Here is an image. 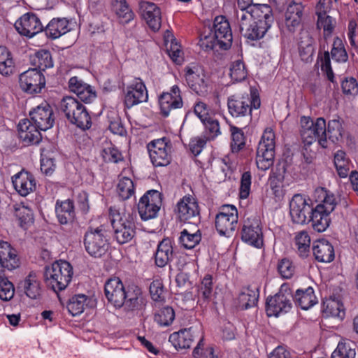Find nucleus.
Returning <instances> with one entry per match:
<instances>
[{"instance_id": "nucleus-1", "label": "nucleus", "mask_w": 358, "mask_h": 358, "mask_svg": "<svg viewBox=\"0 0 358 358\" xmlns=\"http://www.w3.org/2000/svg\"><path fill=\"white\" fill-rule=\"evenodd\" d=\"M21 265V260L16 249L7 241L0 240V299L4 301L14 296L15 287L6 276V271H13Z\"/></svg>"}, {"instance_id": "nucleus-2", "label": "nucleus", "mask_w": 358, "mask_h": 358, "mask_svg": "<svg viewBox=\"0 0 358 358\" xmlns=\"http://www.w3.org/2000/svg\"><path fill=\"white\" fill-rule=\"evenodd\" d=\"M31 120L24 119L17 125L19 138L27 145H37L42 141L41 131H45V106H38L29 112Z\"/></svg>"}, {"instance_id": "nucleus-3", "label": "nucleus", "mask_w": 358, "mask_h": 358, "mask_svg": "<svg viewBox=\"0 0 358 358\" xmlns=\"http://www.w3.org/2000/svg\"><path fill=\"white\" fill-rule=\"evenodd\" d=\"M73 273V268L66 261H56L50 267L46 268V280L49 281L62 305H64L66 299L59 292L64 290L69 285Z\"/></svg>"}, {"instance_id": "nucleus-4", "label": "nucleus", "mask_w": 358, "mask_h": 358, "mask_svg": "<svg viewBox=\"0 0 358 358\" xmlns=\"http://www.w3.org/2000/svg\"><path fill=\"white\" fill-rule=\"evenodd\" d=\"M301 123V136L306 148L317 141L318 144L322 148H327V134L326 121L322 117L317 118L313 121L308 117H302Z\"/></svg>"}, {"instance_id": "nucleus-5", "label": "nucleus", "mask_w": 358, "mask_h": 358, "mask_svg": "<svg viewBox=\"0 0 358 358\" xmlns=\"http://www.w3.org/2000/svg\"><path fill=\"white\" fill-rule=\"evenodd\" d=\"M110 222L115 237L120 244L129 242L135 235V223L133 217L126 213L123 208L111 206L109 209Z\"/></svg>"}, {"instance_id": "nucleus-6", "label": "nucleus", "mask_w": 358, "mask_h": 358, "mask_svg": "<svg viewBox=\"0 0 358 358\" xmlns=\"http://www.w3.org/2000/svg\"><path fill=\"white\" fill-rule=\"evenodd\" d=\"M197 338H199V341L193 351L194 356L197 357L200 355V349L204 345L203 334L200 326H192L175 331L170 334L169 341L176 350H181L189 349Z\"/></svg>"}, {"instance_id": "nucleus-7", "label": "nucleus", "mask_w": 358, "mask_h": 358, "mask_svg": "<svg viewBox=\"0 0 358 358\" xmlns=\"http://www.w3.org/2000/svg\"><path fill=\"white\" fill-rule=\"evenodd\" d=\"M60 108L67 120L78 128L85 130L91 127V118L85 107L74 97H64L60 103Z\"/></svg>"}, {"instance_id": "nucleus-8", "label": "nucleus", "mask_w": 358, "mask_h": 358, "mask_svg": "<svg viewBox=\"0 0 358 358\" xmlns=\"http://www.w3.org/2000/svg\"><path fill=\"white\" fill-rule=\"evenodd\" d=\"M275 136L271 128H266L259 143L256 164L259 169H268L273 163L275 156Z\"/></svg>"}, {"instance_id": "nucleus-9", "label": "nucleus", "mask_w": 358, "mask_h": 358, "mask_svg": "<svg viewBox=\"0 0 358 358\" xmlns=\"http://www.w3.org/2000/svg\"><path fill=\"white\" fill-rule=\"evenodd\" d=\"M84 245L90 256L95 258L101 257L109 248L106 231L102 227L88 229L84 236Z\"/></svg>"}, {"instance_id": "nucleus-10", "label": "nucleus", "mask_w": 358, "mask_h": 358, "mask_svg": "<svg viewBox=\"0 0 358 358\" xmlns=\"http://www.w3.org/2000/svg\"><path fill=\"white\" fill-rule=\"evenodd\" d=\"M227 106L233 117H244L250 113L252 108H259L260 99L255 94L250 97L248 94H236L229 96Z\"/></svg>"}, {"instance_id": "nucleus-11", "label": "nucleus", "mask_w": 358, "mask_h": 358, "mask_svg": "<svg viewBox=\"0 0 358 358\" xmlns=\"http://www.w3.org/2000/svg\"><path fill=\"white\" fill-rule=\"evenodd\" d=\"M238 223V210L234 206H223L215 217V228L220 236H231Z\"/></svg>"}, {"instance_id": "nucleus-12", "label": "nucleus", "mask_w": 358, "mask_h": 358, "mask_svg": "<svg viewBox=\"0 0 358 358\" xmlns=\"http://www.w3.org/2000/svg\"><path fill=\"white\" fill-rule=\"evenodd\" d=\"M273 22V17L271 8H264V13L257 20H254L251 23L245 27L241 31V34L248 39L252 41L259 40L264 36L267 31L271 27Z\"/></svg>"}, {"instance_id": "nucleus-13", "label": "nucleus", "mask_w": 358, "mask_h": 358, "mask_svg": "<svg viewBox=\"0 0 358 358\" xmlns=\"http://www.w3.org/2000/svg\"><path fill=\"white\" fill-rule=\"evenodd\" d=\"M41 65L38 68L29 69L19 76V84L21 90L29 94H36L41 92L45 87V78Z\"/></svg>"}, {"instance_id": "nucleus-14", "label": "nucleus", "mask_w": 358, "mask_h": 358, "mask_svg": "<svg viewBox=\"0 0 358 358\" xmlns=\"http://www.w3.org/2000/svg\"><path fill=\"white\" fill-rule=\"evenodd\" d=\"M241 240L257 249L264 247V234L260 220L254 217L247 218L241 230Z\"/></svg>"}, {"instance_id": "nucleus-15", "label": "nucleus", "mask_w": 358, "mask_h": 358, "mask_svg": "<svg viewBox=\"0 0 358 358\" xmlns=\"http://www.w3.org/2000/svg\"><path fill=\"white\" fill-rule=\"evenodd\" d=\"M171 143L166 138L153 140L148 145L149 155L155 166H165L171 162Z\"/></svg>"}, {"instance_id": "nucleus-16", "label": "nucleus", "mask_w": 358, "mask_h": 358, "mask_svg": "<svg viewBox=\"0 0 358 358\" xmlns=\"http://www.w3.org/2000/svg\"><path fill=\"white\" fill-rule=\"evenodd\" d=\"M162 206V195L157 190H149L140 199L138 210L143 220H148L157 217Z\"/></svg>"}, {"instance_id": "nucleus-17", "label": "nucleus", "mask_w": 358, "mask_h": 358, "mask_svg": "<svg viewBox=\"0 0 358 358\" xmlns=\"http://www.w3.org/2000/svg\"><path fill=\"white\" fill-rule=\"evenodd\" d=\"M292 296L289 290L283 291L282 287L273 296L266 300V311L268 317H278L288 313L292 308L291 299Z\"/></svg>"}, {"instance_id": "nucleus-18", "label": "nucleus", "mask_w": 358, "mask_h": 358, "mask_svg": "<svg viewBox=\"0 0 358 358\" xmlns=\"http://www.w3.org/2000/svg\"><path fill=\"white\" fill-rule=\"evenodd\" d=\"M313 210L310 199L301 194H295L289 202L290 217L296 224H305Z\"/></svg>"}, {"instance_id": "nucleus-19", "label": "nucleus", "mask_w": 358, "mask_h": 358, "mask_svg": "<svg viewBox=\"0 0 358 358\" xmlns=\"http://www.w3.org/2000/svg\"><path fill=\"white\" fill-rule=\"evenodd\" d=\"M238 10H237V20L241 31L245 29V27L251 23L257 17H261L264 13V8H271L266 4H252L243 1V3H238Z\"/></svg>"}, {"instance_id": "nucleus-20", "label": "nucleus", "mask_w": 358, "mask_h": 358, "mask_svg": "<svg viewBox=\"0 0 358 358\" xmlns=\"http://www.w3.org/2000/svg\"><path fill=\"white\" fill-rule=\"evenodd\" d=\"M17 32L22 36L31 38L43 31V25L39 18L32 13H27L15 23Z\"/></svg>"}, {"instance_id": "nucleus-21", "label": "nucleus", "mask_w": 358, "mask_h": 358, "mask_svg": "<svg viewBox=\"0 0 358 358\" xmlns=\"http://www.w3.org/2000/svg\"><path fill=\"white\" fill-rule=\"evenodd\" d=\"M148 98V91L143 82L140 78H135L126 89L124 102L127 108L146 101Z\"/></svg>"}, {"instance_id": "nucleus-22", "label": "nucleus", "mask_w": 358, "mask_h": 358, "mask_svg": "<svg viewBox=\"0 0 358 358\" xmlns=\"http://www.w3.org/2000/svg\"><path fill=\"white\" fill-rule=\"evenodd\" d=\"M212 32L220 48L226 50L231 47L232 31L229 22L224 16L220 15L215 18Z\"/></svg>"}, {"instance_id": "nucleus-23", "label": "nucleus", "mask_w": 358, "mask_h": 358, "mask_svg": "<svg viewBox=\"0 0 358 358\" xmlns=\"http://www.w3.org/2000/svg\"><path fill=\"white\" fill-rule=\"evenodd\" d=\"M104 289L107 299L114 306L120 308L124 304L127 292L119 278L114 277L108 280Z\"/></svg>"}, {"instance_id": "nucleus-24", "label": "nucleus", "mask_w": 358, "mask_h": 358, "mask_svg": "<svg viewBox=\"0 0 358 358\" xmlns=\"http://www.w3.org/2000/svg\"><path fill=\"white\" fill-rule=\"evenodd\" d=\"M185 80L188 86L196 94L206 92V83L203 69L198 64H192L185 69Z\"/></svg>"}, {"instance_id": "nucleus-25", "label": "nucleus", "mask_w": 358, "mask_h": 358, "mask_svg": "<svg viewBox=\"0 0 358 358\" xmlns=\"http://www.w3.org/2000/svg\"><path fill=\"white\" fill-rule=\"evenodd\" d=\"M159 104L164 117H167L172 110L182 108L183 102L178 86L173 85L170 92L162 94L159 97Z\"/></svg>"}, {"instance_id": "nucleus-26", "label": "nucleus", "mask_w": 358, "mask_h": 358, "mask_svg": "<svg viewBox=\"0 0 358 358\" xmlns=\"http://www.w3.org/2000/svg\"><path fill=\"white\" fill-rule=\"evenodd\" d=\"M140 10L143 18L145 20L148 27L153 31L159 30L162 25V13L160 8L154 3L141 1Z\"/></svg>"}, {"instance_id": "nucleus-27", "label": "nucleus", "mask_w": 358, "mask_h": 358, "mask_svg": "<svg viewBox=\"0 0 358 358\" xmlns=\"http://www.w3.org/2000/svg\"><path fill=\"white\" fill-rule=\"evenodd\" d=\"M69 87L83 102L91 103L96 97L94 87L76 76L70 78Z\"/></svg>"}, {"instance_id": "nucleus-28", "label": "nucleus", "mask_w": 358, "mask_h": 358, "mask_svg": "<svg viewBox=\"0 0 358 358\" xmlns=\"http://www.w3.org/2000/svg\"><path fill=\"white\" fill-rule=\"evenodd\" d=\"M177 214L180 220L187 221L199 213L196 199L192 196H183L177 203Z\"/></svg>"}, {"instance_id": "nucleus-29", "label": "nucleus", "mask_w": 358, "mask_h": 358, "mask_svg": "<svg viewBox=\"0 0 358 358\" xmlns=\"http://www.w3.org/2000/svg\"><path fill=\"white\" fill-rule=\"evenodd\" d=\"M12 182L15 190L23 196L28 195L36 187L34 176L24 170L12 177Z\"/></svg>"}, {"instance_id": "nucleus-30", "label": "nucleus", "mask_w": 358, "mask_h": 358, "mask_svg": "<svg viewBox=\"0 0 358 358\" xmlns=\"http://www.w3.org/2000/svg\"><path fill=\"white\" fill-rule=\"evenodd\" d=\"M303 11V6L301 3H290L285 12L284 24L286 29L294 32L300 26Z\"/></svg>"}, {"instance_id": "nucleus-31", "label": "nucleus", "mask_w": 358, "mask_h": 358, "mask_svg": "<svg viewBox=\"0 0 358 358\" xmlns=\"http://www.w3.org/2000/svg\"><path fill=\"white\" fill-rule=\"evenodd\" d=\"M95 305V300L92 297L85 294H76L69 300L67 308L70 314L77 316L86 309L94 308Z\"/></svg>"}, {"instance_id": "nucleus-32", "label": "nucleus", "mask_w": 358, "mask_h": 358, "mask_svg": "<svg viewBox=\"0 0 358 358\" xmlns=\"http://www.w3.org/2000/svg\"><path fill=\"white\" fill-rule=\"evenodd\" d=\"M313 252L315 259L319 262H331L334 260L335 257L333 245L328 241L324 239L314 242Z\"/></svg>"}, {"instance_id": "nucleus-33", "label": "nucleus", "mask_w": 358, "mask_h": 358, "mask_svg": "<svg viewBox=\"0 0 358 358\" xmlns=\"http://www.w3.org/2000/svg\"><path fill=\"white\" fill-rule=\"evenodd\" d=\"M173 247L171 241L165 238L157 245L155 253V262L158 267H164L172 259Z\"/></svg>"}, {"instance_id": "nucleus-34", "label": "nucleus", "mask_w": 358, "mask_h": 358, "mask_svg": "<svg viewBox=\"0 0 358 358\" xmlns=\"http://www.w3.org/2000/svg\"><path fill=\"white\" fill-rule=\"evenodd\" d=\"M315 194L320 199V203L316 206L315 209L328 214L334 211L337 201L333 193L324 188H319L315 190Z\"/></svg>"}, {"instance_id": "nucleus-35", "label": "nucleus", "mask_w": 358, "mask_h": 358, "mask_svg": "<svg viewBox=\"0 0 358 358\" xmlns=\"http://www.w3.org/2000/svg\"><path fill=\"white\" fill-rule=\"evenodd\" d=\"M55 212L57 217L62 224H66L73 220L75 211L73 201L70 199L63 201H57L55 205Z\"/></svg>"}, {"instance_id": "nucleus-36", "label": "nucleus", "mask_w": 358, "mask_h": 358, "mask_svg": "<svg viewBox=\"0 0 358 358\" xmlns=\"http://www.w3.org/2000/svg\"><path fill=\"white\" fill-rule=\"evenodd\" d=\"M70 31L66 18H54L46 25V36L52 39L58 38Z\"/></svg>"}, {"instance_id": "nucleus-37", "label": "nucleus", "mask_w": 358, "mask_h": 358, "mask_svg": "<svg viewBox=\"0 0 358 358\" xmlns=\"http://www.w3.org/2000/svg\"><path fill=\"white\" fill-rule=\"evenodd\" d=\"M322 310L327 317H337L343 320L345 315L343 303L334 298H329L324 301Z\"/></svg>"}, {"instance_id": "nucleus-38", "label": "nucleus", "mask_w": 358, "mask_h": 358, "mask_svg": "<svg viewBox=\"0 0 358 358\" xmlns=\"http://www.w3.org/2000/svg\"><path fill=\"white\" fill-rule=\"evenodd\" d=\"M296 303L303 310H308L317 303V297L315 295L313 287H309L306 289H298L294 295Z\"/></svg>"}, {"instance_id": "nucleus-39", "label": "nucleus", "mask_w": 358, "mask_h": 358, "mask_svg": "<svg viewBox=\"0 0 358 358\" xmlns=\"http://www.w3.org/2000/svg\"><path fill=\"white\" fill-rule=\"evenodd\" d=\"M259 294L257 289L243 288L238 297V303L242 309H248L256 305Z\"/></svg>"}, {"instance_id": "nucleus-40", "label": "nucleus", "mask_w": 358, "mask_h": 358, "mask_svg": "<svg viewBox=\"0 0 358 358\" xmlns=\"http://www.w3.org/2000/svg\"><path fill=\"white\" fill-rule=\"evenodd\" d=\"M201 239V234L199 229L192 232L187 229H184L179 237V242L186 249H192L199 243Z\"/></svg>"}, {"instance_id": "nucleus-41", "label": "nucleus", "mask_w": 358, "mask_h": 358, "mask_svg": "<svg viewBox=\"0 0 358 358\" xmlns=\"http://www.w3.org/2000/svg\"><path fill=\"white\" fill-rule=\"evenodd\" d=\"M15 216L18 220L19 225L27 229L34 222L31 210L22 204H15L13 206Z\"/></svg>"}, {"instance_id": "nucleus-42", "label": "nucleus", "mask_w": 358, "mask_h": 358, "mask_svg": "<svg viewBox=\"0 0 358 358\" xmlns=\"http://www.w3.org/2000/svg\"><path fill=\"white\" fill-rule=\"evenodd\" d=\"M112 7L121 22L127 23L134 19V14L129 8L126 0H113Z\"/></svg>"}, {"instance_id": "nucleus-43", "label": "nucleus", "mask_w": 358, "mask_h": 358, "mask_svg": "<svg viewBox=\"0 0 358 358\" xmlns=\"http://www.w3.org/2000/svg\"><path fill=\"white\" fill-rule=\"evenodd\" d=\"M334 164L338 174L341 178H346L352 168V164L342 150H338L335 154Z\"/></svg>"}, {"instance_id": "nucleus-44", "label": "nucleus", "mask_w": 358, "mask_h": 358, "mask_svg": "<svg viewBox=\"0 0 358 358\" xmlns=\"http://www.w3.org/2000/svg\"><path fill=\"white\" fill-rule=\"evenodd\" d=\"M329 215L314 208L310 216L313 229L318 232L324 231L330 223Z\"/></svg>"}, {"instance_id": "nucleus-45", "label": "nucleus", "mask_w": 358, "mask_h": 358, "mask_svg": "<svg viewBox=\"0 0 358 358\" xmlns=\"http://www.w3.org/2000/svg\"><path fill=\"white\" fill-rule=\"evenodd\" d=\"M117 192L122 200H127L135 194L134 181L125 176L120 177L117 186Z\"/></svg>"}, {"instance_id": "nucleus-46", "label": "nucleus", "mask_w": 358, "mask_h": 358, "mask_svg": "<svg viewBox=\"0 0 358 358\" xmlns=\"http://www.w3.org/2000/svg\"><path fill=\"white\" fill-rule=\"evenodd\" d=\"M295 245L300 256H308L310 252V238L306 231H301L295 236Z\"/></svg>"}, {"instance_id": "nucleus-47", "label": "nucleus", "mask_w": 358, "mask_h": 358, "mask_svg": "<svg viewBox=\"0 0 358 358\" xmlns=\"http://www.w3.org/2000/svg\"><path fill=\"white\" fill-rule=\"evenodd\" d=\"M336 24V20L329 15L317 16V25L320 29H323V34L325 39L331 36Z\"/></svg>"}, {"instance_id": "nucleus-48", "label": "nucleus", "mask_w": 358, "mask_h": 358, "mask_svg": "<svg viewBox=\"0 0 358 358\" xmlns=\"http://www.w3.org/2000/svg\"><path fill=\"white\" fill-rule=\"evenodd\" d=\"M331 56L334 61L340 63L345 62L348 59L343 42L338 37H336L334 40Z\"/></svg>"}, {"instance_id": "nucleus-49", "label": "nucleus", "mask_w": 358, "mask_h": 358, "mask_svg": "<svg viewBox=\"0 0 358 358\" xmlns=\"http://www.w3.org/2000/svg\"><path fill=\"white\" fill-rule=\"evenodd\" d=\"M175 319V312L171 307L166 306L161 308L155 315V321L162 327H167L172 324Z\"/></svg>"}, {"instance_id": "nucleus-50", "label": "nucleus", "mask_w": 358, "mask_h": 358, "mask_svg": "<svg viewBox=\"0 0 358 358\" xmlns=\"http://www.w3.org/2000/svg\"><path fill=\"white\" fill-rule=\"evenodd\" d=\"M229 75L231 78L236 82H241L246 78L248 71L243 60L237 59L232 62Z\"/></svg>"}, {"instance_id": "nucleus-51", "label": "nucleus", "mask_w": 358, "mask_h": 358, "mask_svg": "<svg viewBox=\"0 0 358 358\" xmlns=\"http://www.w3.org/2000/svg\"><path fill=\"white\" fill-rule=\"evenodd\" d=\"M166 46L172 61L177 64H181L184 60V55L180 45L176 39H172L170 43L166 42Z\"/></svg>"}, {"instance_id": "nucleus-52", "label": "nucleus", "mask_w": 358, "mask_h": 358, "mask_svg": "<svg viewBox=\"0 0 358 358\" xmlns=\"http://www.w3.org/2000/svg\"><path fill=\"white\" fill-rule=\"evenodd\" d=\"M34 278V277L30 273L24 282H21L27 296L31 299H36L41 293L38 282Z\"/></svg>"}, {"instance_id": "nucleus-53", "label": "nucleus", "mask_w": 358, "mask_h": 358, "mask_svg": "<svg viewBox=\"0 0 358 358\" xmlns=\"http://www.w3.org/2000/svg\"><path fill=\"white\" fill-rule=\"evenodd\" d=\"M355 349L350 346V343L340 342L333 352L331 358H355Z\"/></svg>"}, {"instance_id": "nucleus-54", "label": "nucleus", "mask_w": 358, "mask_h": 358, "mask_svg": "<svg viewBox=\"0 0 358 358\" xmlns=\"http://www.w3.org/2000/svg\"><path fill=\"white\" fill-rule=\"evenodd\" d=\"M343 127L340 118L332 119L329 121L327 133H328L329 138L333 142L338 141L343 135Z\"/></svg>"}, {"instance_id": "nucleus-55", "label": "nucleus", "mask_w": 358, "mask_h": 358, "mask_svg": "<svg viewBox=\"0 0 358 358\" xmlns=\"http://www.w3.org/2000/svg\"><path fill=\"white\" fill-rule=\"evenodd\" d=\"M208 140L213 139L221 134L219 122L213 117H210L202 122Z\"/></svg>"}, {"instance_id": "nucleus-56", "label": "nucleus", "mask_w": 358, "mask_h": 358, "mask_svg": "<svg viewBox=\"0 0 358 358\" xmlns=\"http://www.w3.org/2000/svg\"><path fill=\"white\" fill-rule=\"evenodd\" d=\"M278 271L282 278L289 279L294 276L296 267L291 260L282 259L278 264Z\"/></svg>"}, {"instance_id": "nucleus-57", "label": "nucleus", "mask_w": 358, "mask_h": 358, "mask_svg": "<svg viewBox=\"0 0 358 358\" xmlns=\"http://www.w3.org/2000/svg\"><path fill=\"white\" fill-rule=\"evenodd\" d=\"M231 147L233 152L239 151L245 145V137L241 129L234 126H231Z\"/></svg>"}, {"instance_id": "nucleus-58", "label": "nucleus", "mask_w": 358, "mask_h": 358, "mask_svg": "<svg viewBox=\"0 0 358 358\" xmlns=\"http://www.w3.org/2000/svg\"><path fill=\"white\" fill-rule=\"evenodd\" d=\"M283 180L284 176L281 173H273L269 177V185L275 197L280 198L282 196Z\"/></svg>"}, {"instance_id": "nucleus-59", "label": "nucleus", "mask_w": 358, "mask_h": 358, "mask_svg": "<svg viewBox=\"0 0 358 358\" xmlns=\"http://www.w3.org/2000/svg\"><path fill=\"white\" fill-rule=\"evenodd\" d=\"M102 155L106 162L117 163L123 159L122 152L112 144H109L103 148Z\"/></svg>"}, {"instance_id": "nucleus-60", "label": "nucleus", "mask_w": 358, "mask_h": 358, "mask_svg": "<svg viewBox=\"0 0 358 358\" xmlns=\"http://www.w3.org/2000/svg\"><path fill=\"white\" fill-rule=\"evenodd\" d=\"M150 293L155 301H162L164 300V289L162 280L155 279L151 282Z\"/></svg>"}, {"instance_id": "nucleus-61", "label": "nucleus", "mask_w": 358, "mask_h": 358, "mask_svg": "<svg viewBox=\"0 0 358 358\" xmlns=\"http://www.w3.org/2000/svg\"><path fill=\"white\" fill-rule=\"evenodd\" d=\"M143 302V297L139 289H136L133 293H127L124 304L129 308H138Z\"/></svg>"}, {"instance_id": "nucleus-62", "label": "nucleus", "mask_w": 358, "mask_h": 358, "mask_svg": "<svg viewBox=\"0 0 358 358\" xmlns=\"http://www.w3.org/2000/svg\"><path fill=\"white\" fill-rule=\"evenodd\" d=\"M252 176L250 172L243 173L241 180L240 186V198L242 199H247L250 192Z\"/></svg>"}, {"instance_id": "nucleus-63", "label": "nucleus", "mask_w": 358, "mask_h": 358, "mask_svg": "<svg viewBox=\"0 0 358 358\" xmlns=\"http://www.w3.org/2000/svg\"><path fill=\"white\" fill-rule=\"evenodd\" d=\"M208 139L206 137H194L192 138L189 143V150L192 153L197 156L199 155L202 150L203 149Z\"/></svg>"}, {"instance_id": "nucleus-64", "label": "nucleus", "mask_w": 358, "mask_h": 358, "mask_svg": "<svg viewBox=\"0 0 358 358\" xmlns=\"http://www.w3.org/2000/svg\"><path fill=\"white\" fill-rule=\"evenodd\" d=\"M344 94L349 95H357L358 94V83L354 78L345 79L341 84Z\"/></svg>"}]
</instances>
